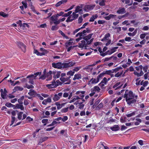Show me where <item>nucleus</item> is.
Returning a JSON list of instances; mask_svg holds the SVG:
<instances>
[{"mask_svg": "<svg viewBox=\"0 0 149 149\" xmlns=\"http://www.w3.org/2000/svg\"><path fill=\"white\" fill-rule=\"evenodd\" d=\"M59 84L57 81H53L52 83L46 85V87L49 89H51L56 87Z\"/></svg>", "mask_w": 149, "mask_h": 149, "instance_id": "4", "label": "nucleus"}, {"mask_svg": "<svg viewBox=\"0 0 149 149\" xmlns=\"http://www.w3.org/2000/svg\"><path fill=\"white\" fill-rule=\"evenodd\" d=\"M63 94L62 93H59L55 94L53 98V100L54 101H58L62 97Z\"/></svg>", "mask_w": 149, "mask_h": 149, "instance_id": "10", "label": "nucleus"}, {"mask_svg": "<svg viewBox=\"0 0 149 149\" xmlns=\"http://www.w3.org/2000/svg\"><path fill=\"white\" fill-rule=\"evenodd\" d=\"M52 74V72L51 71H49V72L47 74L46 76H47V78L46 79L47 81L50 80L52 79V76L51 74Z\"/></svg>", "mask_w": 149, "mask_h": 149, "instance_id": "22", "label": "nucleus"}, {"mask_svg": "<svg viewBox=\"0 0 149 149\" xmlns=\"http://www.w3.org/2000/svg\"><path fill=\"white\" fill-rule=\"evenodd\" d=\"M30 7L31 9L33 12L34 13H36V11L33 5H31V6Z\"/></svg>", "mask_w": 149, "mask_h": 149, "instance_id": "60", "label": "nucleus"}, {"mask_svg": "<svg viewBox=\"0 0 149 149\" xmlns=\"http://www.w3.org/2000/svg\"><path fill=\"white\" fill-rule=\"evenodd\" d=\"M51 101V99L50 98H48L44 100L42 102V104H46L50 102Z\"/></svg>", "mask_w": 149, "mask_h": 149, "instance_id": "23", "label": "nucleus"}, {"mask_svg": "<svg viewBox=\"0 0 149 149\" xmlns=\"http://www.w3.org/2000/svg\"><path fill=\"white\" fill-rule=\"evenodd\" d=\"M23 102H22L21 103V104H17L15 105H14V109H20L21 110H24V107L22 105Z\"/></svg>", "mask_w": 149, "mask_h": 149, "instance_id": "12", "label": "nucleus"}, {"mask_svg": "<svg viewBox=\"0 0 149 149\" xmlns=\"http://www.w3.org/2000/svg\"><path fill=\"white\" fill-rule=\"evenodd\" d=\"M17 45L20 48H22V46L23 45V43L21 42H18Z\"/></svg>", "mask_w": 149, "mask_h": 149, "instance_id": "48", "label": "nucleus"}, {"mask_svg": "<svg viewBox=\"0 0 149 149\" xmlns=\"http://www.w3.org/2000/svg\"><path fill=\"white\" fill-rule=\"evenodd\" d=\"M103 75V74H100L96 79H92L89 82L88 84H95L98 83L99 81L100 78H102Z\"/></svg>", "mask_w": 149, "mask_h": 149, "instance_id": "3", "label": "nucleus"}, {"mask_svg": "<svg viewBox=\"0 0 149 149\" xmlns=\"http://www.w3.org/2000/svg\"><path fill=\"white\" fill-rule=\"evenodd\" d=\"M142 66H137L135 68L137 71L138 72H140V73L136 72H134V74L137 76L140 77L143 74V72L142 71Z\"/></svg>", "mask_w": 149, "mask_h": 149, "instance_id": "5", "label": "nucleus"}, {"mask_svg": "<svg viewBox=\"0 0 149 149\" xmlns=\"http://www.w3.org/2000/svg\"><path fill=\"white\" fill-rule=\"evenodd\" d=\"M81 44H82L83 45H84V47L85 48L88 47V46L86 45V42L85 40H83L81 41Z\"/></svg>", "mask_w": 149, "mask_h": 149, "instance_id": "50", "label": "nucleus"}, {"mask_svg": "<svg viewBox=\"0 0 149 149\" xmlns=\"http://www.w3.org/2000/svg\"><path fill=\"white\" fill-rule=\"evenodd\" d=\"M36 96L41 100H42L43 99V98L40 94H36Z\"/></svg>", "mask_w": 149, "mask_h": 149, "instance_id": "38", "label": "nucleus"}, {"mask_svg": "<svg viewBox=\"0 0 149 149\" xmlns=\"http://www.w3.org/2000/svg\"><path fill=\"white\" fill-rule=\"evenodd\" d=\"M109 79H110L109 78H108L107 79L106 78L104 77V78L103 80L102 81L101 83H104V84H106V83L107 82V81H108L109 80Z\"/></svg>", "mask_w": 149, "mask_h": 149, "instance_id": "39", "label": "nucleus"}, {"mask_svg": "<svg viewBox=\"0 0 149 149\" xmlns=\"http://www.w3.org/2000/svg\"><path fill=\"white\" fill-rule=\"evenodd\" d=\"M105 22V21L103 20H99L98 21V23L99 24H103Z\"/></svg>", "mask_w": 149, "mask_h": 149, "instance_id": "58", "label": "nucleus"}, {"mask_svg": "<svg viewBox=\"0 0 149 149\" xmlns=\"http://www.w3.org/2000/svg\"><path fill=\"white\" fill-rule=\"evenodd\" d=\"M110 36V34L109 33L106 34L104 37L101 40V41H103L108 40L109 39V38Z\"/></svg>", "mask_w": 149, "mask_h": 149, "instance_id": "19", "label": "nucleus"}, {"mask_svg": "<svg viewBox=\"0 0 149 149\" xmlns=\"http://www.w3.org/2000/svg\"><path fill=\"white\" fill-rule=\"evenodd\" d=\"M81 78V75L79 74H76L74 75V77L73 78V80H75L77 79H79Z\"/></svg>", "mask_w": 149, "mask_h": 149, "instance_id": "28", "label": "nucleus"}, {"mask_svg": "<svg viewBox=\"0 0 149 149\" xmlns=\"http://www.w3.org/2000/svg\"><path fill=\"white\" fill-rule=\"evenodd\" d=\"M0 92H1V96L4 99L6 98L7 96V91L5 88L3 89H0Z\"/></svg>", "mask_w": 149, "mask_h": 149, "instance_id": "7", "label": "nucleus"}, {"mask_svg": "<svg viewBox=\"0 0 149 149\" xmlns=\"http://www.w3.org/2000/svg\"><path fill=\"white\" fill-rule=\"evenodd\" d=\"M26 119L27 120V121L29 122L32 121L33 120V119L32 118H31L29 116L27 117L26 118Z\"/></svg>", "mask_w": 149, "mask_h": 149, "instance_id": "62", "label": "nucleus"}, {"mask_svg": "<svg viewBox=\"0 0 149 149\" xmlns=\"http://www.w3.org/2000/svg\"><path fill=\"white\" fill-rule=\"evenodd\" d=\"M26 87L28 89H30L31 88H33L34 87L32 85H29L28 84H26Z\"/></svg>", "mask_w": 149, "mask_h": 149, "instance_id": "55", "label": "nucleus"}, {"mask_svg": "<svg viewBox=\"0 0 149 149\" xmlns=\"http://www.w3.org/2000/svg\"><path fill=\"white\" fill-rule=\"evenodd\" d=\"M105 1L106 0H100L99 4L100 6H104L105 5Z\"/></svg>", "mask_w": 149, "mask_h": 149, "instance_id": "31", "label": "nucleus"}, {"mask_svg": "<svg viewBox=\"0 0 149 149\" xmlns=\"http://www.w3.org/2000/svg\"><path fill=\"white\" fill-rule=\"evenodd\" d=\"M60 79L62 82H64L67 81L68 80V79L65 78L63 77H61Z\"/></svg>", "mask_w": 149, "mask_h": 149, "instance_id": "61", "label": "nucleus"}, {"mask_svg": "<svg viewBox=\"0 0 149 149\" xmlns=\"http://www.w3.org/2000/svg\"><path fill=\"white\" fill-rule=\"evenodd\" d=\"M126 117H121L120 118V121L121 123H125L126 122Z\"/></svg>", "mask_w": 149, "mask_h": 149, "instance_id": "47", "label": "nucleus"}, {"mask_svg": "<svg viewBox=\"0 0 149 149\" xmlns=\"http://www.w3.org/2000/svg\"><path fill=\"white\" fill-rule=\"evenodd\" d=\"M80 98L79 96H75L74 97L73 99L71 100L70 102L69 103H71L75 102L76 100H77Z\"/></svg>", "mask_w": 149, "mask_h": 149, "instance_id": "24", "label": "nucleus"}, {"mask_svg": "<svg viewBox=\"0 0 149 149\" xmlns=\"http://www.w3.org/2000/svg\"><path fill=\"white\" fill-rule=\"evenodd\" d=\"M85 92V91H77L76 93V94L77 95H79V96L80 97V98H81L82 100L84 102L85 101L83 99L84 97V94Z\"/></svg>", "mask_w": 149, "mask_h": 149, "instance_id": "9", "label": "nucleus"}, {"mask_svg": "<svg viewBox=\"0 0 149 149\" xmlns=\"http://www.w3.org/2000/svg\"><path fill=\"white\" fill-rule=\"evenodd\" d=\"M26 46L24 44L22 46V48H21L22 51L24 52H25L26 51Z\"/></svg>", "mask_w": 149, "mask_h": 149, "instance_id": "42", "label": "nucleus"}, {"mask_svg": "<svg viewBox=\"0 0 149 149\" xmlns=\"http://www.w3.org/2000/svg\"><path fill=\"white\" fill-rule=\"evenodd\" d=\"M116 17V15L110 14L108 16L105 17L104 18L106 20H109L111 18H115Z\"/></svg>", "mask_w": 149, "mask_h": 149, "instance_id": "15", "label": "nucleus"}, {"mask_svg": "<svg viewBox=\"0 0 149 149\" xmlns=\"http://www.w3.org/2000/svg\"><path fill=\"white\" fill-rule=\"evenodd\" d=\"M40 51L42 52L45 53V54H47L49 52L48 51H47V49H45L44 48L41 47L40 49Z\"/></svg>", "mask_w": 149, "mask_h": 149, "instance_id": "32", "label": "nucleus"}, {"mask_svg": "<svg viewBox=\"0 0 149 149\" xmlns=\"http://www.w3.org/2000/svg\"><path fill=\"white\" fill-rule=\"evenodd\" d=\"M68 119V117L67 116H65L63 117V118H62V121L63 122H65Z\"/></svg>", "mask_w": 149, "mask_h": 149, "instance_id": "63", "label": "nucleus"}, {"mask_svg": "<svg viewBox=\"0 0 149 149\" xmlns=\"http://www.w3.org/2000/svg\"><path fill=\"white\" fill-rule=\"evenodd\" d=\"M134 115V113L133 112L131 113H130L129 114H128L127 115V116L128 117H130L132 116H133Z\"/></svg>", "mask_w": 149, "mask_h": 149, "instance_id": "64", "label": "nucleus"}, {"mask_svg": "<svg viewBox=\"0 0 149 149\" xmlns=\"http://www.w3.org/2000/svg\"><path fill=\"white\" fill-rule=\"evenodd\" d=\"M54 68H57L58 69H62L63 68H65V67L64 66L63 67L62 66H53Z\"/></svg>", "mask_w": 149, "mask_h": 149, "instance_id": "45", "label": "nucleus"}, {"mask_svg": "<svg viewBox=\"0 0 149 149\" xmlns=\"http://www.w3.org/2000/svg\"><path fill=\"white\" fill-rule=\"evenodd\" d=\"M125 12V9L124 8H120L117 11L118 14H122Z\"/></svg>", "mask_w": 149, "mask_h": 149, "instance_id": "16", "label": "nucleus"}, {"mask_svg": "<svg viewBox=\"0 0 149 149\" xmlns=\"http://www.w3.org/2000/svg\"><path fill=\"white\" fill-rule=\"evenodd\" d=\"M94 40L93 38H92L90 40H88L86 41V45L87 46V45H89L91 43L93 42V40Z\"/></svg>", "mask_w": 149, "mask_h": 149, "instance_id": "41", "label": "nucleus"}, {"mask_svg": "<svg viewBox=\"0 0 149 149\" xmlns=\"http://www.w3.org/2000/svg\"><path fill=\"white\" fill-rule=\"evenodd\" d=\"M148 84V81H145L144 82L142 81L141 82L140 84L141 85H143V86L145 87L147 86Z\"/></svg>", "mask_w": 149, "mask_h": 149, "instance_id": "36", "label": "nucleus"}, {"mask_svg": "<svg viewBox=\"0 0 149 149\" xmlns=\"http://www.w3.org/2000/svg\"><path fill=\"white\" fill-rule=\"evenodd\" d=\"M58 16L53 15L51 17V19L52 21H56L57 19Z\"/></svg>", "mask_w": 149, "mask_h": 149, "instance_id": "33", "label": "nucleus"}, {"mask_svg": "<svg viewBox=\"0 0 149 149\" xmlns=\"http://www.w3.org/2000/svg\"><path fill=\"white\" fill-rule=\"evenodd\" d=\"M72 42H67L65 43V45L66 47H67L69 45H72Z\"/></svg>", "mask_w": 149, "mask_h": 149, "instance_id": "52", "label": "nucleus"}, {"mask_svg": "<svg viewBox=\"0 0 149 149\" xmlns=\"http://www.w3.org/2000/svg\"><path fill=\"white\" fill-rule=\"evenodd\" d=\"M131 38L130 37H126L125 38V41L128 42H130L132 41L133 40L131 39Z\"/></svg>", "mask_w": 149, "mask_h": 149, "instance_id": "44", "label": "nucleus"}, {"mask_svg": "<svg viewBox=\"0 0 149 149\" xmlns=\"http://www.w3.org/2000/svg\"><path fill=\"white\" fill-rule=\"evenodd\" d=\"M5 105L6 106L9 108L12 107L14 109V105L11 104L10 103H6L5 104Z\"/></svg>", "mask_w": 149, "mask_h": 149, "instance_id": "30", "label": "nucleus"}, {"mask_svg": "<svg viewBox=\"0 0 149 149\" xmlns=\"http://www.w3.org/2000/svg\"><path fill=\"white\" fill-rule=\"evenodd\" d=\"M110 129L112 131H116L118 130H119V127L118 125H116L111 127Z\"/></svg>", "mask_w": 149, "mask_h": 149, "instance_id": "21", "label": "nucleus"}, {"mask_svg": "<svg viewBox=\"0 0 149 149\" xmlns=\"http://www.w3.org/2000/svg\"><path fill=\"white\" fill-rule=\"evenodd\" d=\"M72 13V11H69L67 13H66L64 14L63 15V17H69L70 16V15Z\"/></svg>", "mask_w": 149, "mask_h": 149, "instance_id": "34", "label": "nucleus"}, {"mask_svg": "<svg viewBox=\"0 0 149 149\" xmlns=\"http://www.w3.org/2000/svg\"><path fill=\"white\" fill-rule=\"evenodd\" d=\"M28 94L31 96H35L36 93L34 90H30L29 92L28 93Z\"/></svg>", "mask_w": 149, "mask_h": 149, "instance_id": "25", "label": "nucleus"}, {"mask_svg": "<svg viewBox=\"0 0 149 149\" xmlns=\"http://www.w3.org/2000/svg\"><path fill=\"white\" fill-rule=\"evenodd\" d=\"M128 22V20H125L122 23V24L123 25L126 24L127 25H129L130 24H128L127 23Z\"/></svg>", "mask_w": 149, "mask_h": 149, "instance_id": "57", "label": "nucleus"}, {"mask_svg": "<svg viewBox=\"0 0 149 149\" xmlns=\"http://www.w3.org/2000/svg\"><path fill=\"white\" fill-rule=\"evenodd\" d=\"M122 73L123 72L121 71H120L115 74V76L116 77H118L120 76L122 74Z\"/></svg>", "mask_w": 149, "mask_h": 149, "instance_id": "40", "label": "nucleus"}, {"mask_svg": "<svg viewBox=\"0 0 149 149\" xmlns=\"http://www.w3.org/2000/svg\"><path fill=\"white\" fill-rule=\"evenodd\" d=\"M74 73V71H68L67 73V75L68 76H72L73 75Z\"/></svg>", "mask_w": 149, "mask_h": 149, "instance_id": "37", "label": "nucleus"}, {"mask_svg": "<svg viewBox=\"0 0 149 149\" xmlns=\"http://www.w3.org/2000/svg\"><path fill=\"white\" fill-rule=\"evenodd\" d=\"M93 35V33H91L89 34L87 36H85V34L83 35L82 38L84 40L86 41H88V40H90L92 36Z\"/></svg>", "mask_w": 149, "mask_h": 149, "instance_id": "14", "label": "nucleus"}, {"mask_svg": "<svg viewBox=\"0 0 149 149\" xmlns=\"http://www.w3.org/2000/svg\"><path fill=\"white\" fill-rule=\"evenodd\" d=\"M65 104V103H63L61 104L59 102H57L55 103L56 105L57 106V108L58 109H60L63 107L64 106Z\"/></svg>", "mask_w": 149, "mask_h": 149, "instance_id": "17", "label": "nucleus"}, {"mask_svg": "<svg viewBox=\"0 0 149 149\" xmlns=\"http://www.w3.org/2000/svg\"><path fill=\"white\" fill-rule=\"evenodd\" d=\"M48 121V120L47 119H43L42 120V122L43 124H44V125H45Z\"/></svg>", "mask_w": 149, "mask_h": 149, "instance_id": "51", "label": "nucleus"}, {"mask_svg": "<svg viewBox=\"0 0 149 149\" xmlns=\"http://www.w3.org/2000/svg\"><path fill=\"white\" fill-rule=\"evenodd\" d=\"M81 6H82V5H81ZM82 6H77L76 7V8L75 10V12L76 13H78L79 12H81L82 11Z\"/></svg>", "mask_w": 149, "mask_h": 149, "instance_id": "20", "label": "nucleus"}, {"mask_svg": "<svg viewBox=\"0 0 149 149\" xmlns=\"http://www.w3.org/2000/svg\"><path fill=\"white\" fill-rule=\"evenodd\" d=\"M116 51H112L111 49V51H110L109 50H108L107 52H106L107 54H109V55H111L112 53L115 52Z\"/></svg>", "mask_w": 149, "mask_h": 149, "instance_id": "53", "label": "nucleus"}, {"mask_svg": "<svg viewBox=\"0 0 149 149\" xmlns=\"http://www.w3.org/2000/svg\"><path fill=\"white\" fill-rule=\"evenodd\" d=\"M125 82V81L124 80L121 82H118L113 86V88H115V89L120 88Z\"/></svg>", "mask_w": 149, "mask_h": 149, "instance_id": "11", "label": "nucleus"}, {"mask_svg": "<svg viewBox=\"0 0 149 149\" xmlns=\"http://www.w3.org/2000/svg\"><path fill=\"white\" fill-rule=\"evenodd\" d=\"M26 117V115L22 112H18L17 113V117L19 120L24 119Z\"/></svg>", "mask_w": 149, "mask_h": 149, "instance_id": "6", "label": "nucleus"}, {"mask_svg": "<svg viewBox=\"0 0 149 149\" xmlns=\"http://www.w3.org/2000/svg\"><path fill=\"white\" fill-rule=\"evenodd\" d=\"M58 29V27L56 25L52 26L51 28L52 31L56 30Z\"/></svg>", "mask_w": 149, "mask_h": 149, "instance_id": "43", "label": "nucleus"}, {"mask_svg": "<svg viewBox=\"0 0 149 149\" xmlns=\"http://www.w3.org/2000/svg\"><path fill=\"white\" fill-rule=\"evenodd\" d=\"M34 53L36 54L37 56H42L45 55L46 54L42 52H40L38 50L35 49L34 51Z\"/></svg>", "mask_w": 149, "mask_h": 149, "instance_id": "18", "label": "nucleus"}, {"mask_svg": "<svg viewBox=\"0 0 149 149\" xmlns=\"http://www.w3.org/2000/svg\"><path fill=\"white\" fill-rule=\"evenodd\" d=\"M79 100H78L77 102H75L74 104L75 105L78 104L79 109H82L84 108V104H83L82 102H79Z\"/></svg>", "mask_w": 149, "mask_h": 149, "instance_id": "13", "label": "nucleus"}, {"mask_svg": "<svg viewBox=\"0 0 149 149\" xmlns=\"http://www.w3.org/2000/svg\"><path fill=\"white\" fill-rule=\"evenodd\" d=\"M16 23L17 24H19L20 27H22L23 24H22V22L21 20H19V21L16 22Z\"/></svg>", "mask_w": 149, "mask_h": 149, "instance_id": "59", "label": "nucleus"}, {"mask_svg": "<svg viewBox=\"0 0 149 149\" xmlns=\"http://www.w3.org/2000/svg\"><path fill=\"white\" fill-rule=\"evenodd\" d=\"M40 74L41 72H38L34 74L27 76L26 78L29 80V83L32 84L33 83V81L32 80L35 79L37 75Z\"/></svg>", "mask_w": 149, "mask_h": 149, "instance_id": "2", "label": "nucleus"}, {"mask_svg": "<svg viewBox=\"0 0 149 149\" xmlns=\"http://www.w3.org/2000/svg\"><path fill=\"white\" fill-rule=\"evenodd\" d=\"M98 15L97 14L95 15H92V17L90 18L89 21L90 22H93L95 19H96Z\"/></svg>", "mask_w": 149, "mask_h": 149, "instance_id": "27", "label": "nucleus"}, {"mask_svg": "<svg viewBox=\"0 0 149 149\" xmlns=\"http://www.w3.org/2000/svg\"><path fill=\"white\" fill-rule=\"evenodd\" d=\"M95 5H85L84 7V10L86 11H88L90 10H93L94 7Z\"/></svg>", "mask_w": 149, "mask_h": 149, "instance_id": "8", "label": "nucleus"}, {"mask_svg": "<svg viewBox=\"0 0 149 149\" xmlns=\"http://www.w3.org/2000/svg\"><path fill=\"white\" fill-rule=\"evenodd\" d=\"M146 35V34L145 33L141 34L140 36V38L142 39H143L145 38Z\"/></svg>", "mask_w": 149, "mask_h": 149, "instance_id": "49", "label": "nucleus"}, {"mask_svg": "<svg viewBox=\"0 0 149 149\" xmlns=\"http://www.w3.org/2000/svg\"><path fill=\"white\" fill-rule=\"evenodd\" d=\"M22 3L23 4V6L25 8H27V4L26 2L22 1Z\"/></svg>", "mask_w": 149, "mask_h": 149, "instance_id": "54", "label": "nucleus"}, {"mask_svg": "<svg viewBox=\"0 0 149 149\" xmlns=\"http://www.w3.org/2000/svg\"><path fill=\"white\" fill-rule=\"evenodd\" d=\"M83 19H82V16H80L78 19V23L79 24H80L82 22Z\"/></svg>", "mask_w": 149, "mask_h": 149, "instance_id": "46", "label": "nucleus"}, {"mask_svg": "<svg viewBox=\"0 0 149 149\" xmlns=\"http://www.w3.org/2000/svg\"><path fill=\"white\" fill-rule=\"evenodd\" d=\"M26 26L27 27V28H29V26L28 25V24L27 23H24L22 24V27L23 28H25Z\"/></svg>", "mask_w": 149, "mask_h": 149, "instance_id": "56", "label": "nucleus"}, {"mask_svg": "<svg viewBox=\"0 0 149 149\" xmlns=\"http://www.w3.org/2000/svg\"><path fill=\"white\" fill-rule=\"evenodd\" d=\"M124 97H125L126 101L129 104L135 102L137 98V96H134L132 92L128 91H125Z\"/></svg>", "mask_w": 149, "mask_h": 149, "instance_id": "1", "label": "nucleus"}, {"mask_svg": "<svg viewBox=\"0 0 149 149\" xmlns=\"http://www.w3.org/2000/svg\"><path fill=\"white\" fill-rule=\"evenodd\" d=\"M23 89L22 87L19 86H16L14 88V90L15 91H21Z\"/></svg>", "mask_w": 149, "mask_h": 149, "instance_id": "35", "label": "nucleus"}, {"mask_svg": "<svg viewBox=\"0 0 149 149\" xmlns=\"http://www.w3.org/2000/svg\"><path fill=\"white\" fill-rule=\"evenodd\" d=\"M75 12H73L72 13V17H73L74 19H77L79 17V14H77Z\"/></svg>", "mask_w": 149, "mask_h": 149, "instance_id": "29", "label": "nucleus"}, {"mask_svg": "<svg viewBox=\"0 0 149 149\" xmlns=\"http://www.w3.org/2000/svg\"><path fill=\"white\" fill-rule=\"evenodd\" d=\"M72 15H70V16H69L68 18H67V19H66V21L67 22H72L74 20L76 19H74L73 18V17H72V18H71V17H72Z\"/></svg>", "mask_w": 149, "mask_h": 149, "instance_id": "26", "label": "nucleus"}]
</instances>
